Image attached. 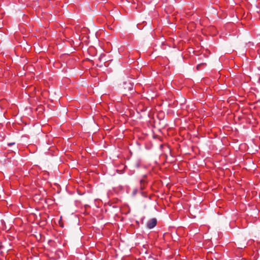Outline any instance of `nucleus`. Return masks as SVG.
I'll return each mask as SVG.
<instances>
[{"label": "nucleus", "instance_id": "obj_5", "mask_svg": "<svg viewBox=\"0 0 260 260\" xmlns=\"http://www.w3.org/2000/svg\"><path fill=\"white\" fill-rule=\"evenodd\" d=\"M15 144V142L10 143H8V146H11V145H14V144Z\"/></svg>", "mask_w": 260, "mask_h": 260}, {"label": "nucleus", "instance_id": "obj_1", "mask_svg": "<svg viewBox=\"0 0 260 260\" xmlns=\"http://www.w3.org/2000/svg\"><path fill=\"white\" fill-rule=\"evenodd\" d=\"M121 88L123 89V92L126 94L129 91L133 90V84L129 80L124 81L122 83Z\"/></svg>", "mask_w": 260, "mask_h": 260}, {"label": "nucleus", "instance_id": "obj_4", "mask_svg": "<svg viewBox=\"0 0 260 260\" xmlns=\"http://www.w3.org/2000/svg\"><path fill=\"white\" fill-rule=\"evenodd\" d=\"M147 260H156V259H155V258L153 257L151 255H149L148 256Z\"/></svg>", "mask_w": 260, "mask_h": 260}, {"label": "nucleus", "instance_id": "obj_3", "mask_svg": "<svg viewBox=\"0 0 260 260\" xmlns=\"http://www.w3.org/2000/svg\"><path fill=\"white\" fill-rule=\"evenodd\" d=\"M145 183V182L143 180H140V184H141V189H143L144 188V184Z\"/></svg>", "mask_w": 260, "mask_h": 260}, {"label": "nucleus", "instance_id": "obj_2", "mask_svg": "<svg viewBox=\"0 0 260 260\" xmlns=\"http://www.w3.org/2000/svg\"><path fill=\"white\" fill-rule=\"evenodd\" d=\"M157 223V220L156 218L151 219L147 223V228L151 229L155 226Z\"/></svg>", "mask_w": 260, "mask_h": 260}]
</instances>
